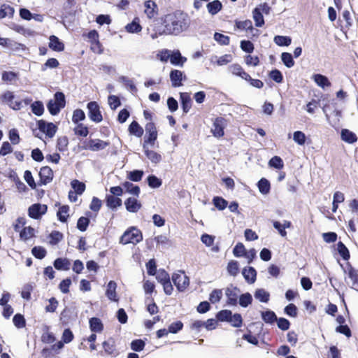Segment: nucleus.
Returning <instances> with one entry per match:
<instances>
[{
    "label": "nucleus",
    "mask_w": 358,
    "mask_h": 358,
    "mask_svg": "<svg viewBox=\"0 0 358 358\" xmlns=\"http://www.w3.org/2000/svg\"><path fill=\"white\" fill-rule=\"evenodd\" d=\"M34 290V287L31 284L24 285L21 292V296L24 299L29 301L31 299V294Z\"/></svg>",
    "instance_id": "obj_60"
},
{
    "label": "nucleus",
    "mask_w": 358,
    "mask_h": 358,
    "mask_svg": "<svg viewBox=\"0 0 358 358\" xmlns=\"http://www.w3.org/2000/svg\"><path fill=\"white\" fill-rule=\"evenodd\" d=\"M125 30L128 33H139L142 30V27L139 24V18L136 17L131 23L125 26Z\"/></svg>",
    "instance_id": "obj_30"
},
{
    "label": "nucleus",
    "mask_w": 358,
    "mask_h": 358,
    "mask_svg": "<svg viewBox=\"0 0 358 358\" xmlns=\"http://www.w3.org/2000/svg\"><path fill=\"white\" fill-rule=\"evenodd\" d=\"M129 133L137 137H141L143 134V129L136 121H133L128 129Z\"/></svg>",
    "instance_id": "obj_36"
},
{
    "label": "nucleus",
    "mask_w": 358,
    "mask_h": 358,
    "mask_svg": "<svg viewBox=\"0 0 358 358\" xmlns=\"http://www.w3.org/2000/svg\"><path fill=\"white\" fill-rule=\"evenodd\" d=\"M222 297V289H213L209 296V300L212 303H218Z\"/></svg>",
    "instance_id": "obj_55"
},
{
    "label": "nucleus",
    "mask_w": 358,
    "mask_h": 358,
    "mask_svg": "<svg viewBox=\"0 0 358 358\" xmlns=\"http://www.w3.org/2000/svg\"><path fill=\"white\" fill-rule=\"evenodd\" d=\"M281 59L283 64L287 68H291L294 65L292 55L289 52H282L281 55Z\"/></svg>",
    "instance_id": "obj_59"
},
{
    "label": "nucleus",
    "mask_w": 358,
    "mask_h": 358,
    "mask_svg": "<svg viewBox=\"0 0 358 358\" xmlns=\"http://www.w3.org/2000/svg\"><path fill=\"white\" fill-rule=\"evenodd\" d=\"M273 41L279 46H288L292 43V38L287 36H275Z\"/></svg>",
    "instance_id": "obj_44"
},
{
    "label": "nucleus",
    "mask_w": 358,
    "mask_h": 358,
    "mask_svg": "<svg viewBox=\"0 0 358 358\" xmlns=\"http://www.w3.org/2000/svg\"><path fill=\"white\" fill-rule=\"evenodd\" d=\"M313 80L318 86L322 88L331 86V83L329 79L322 74L313 75Z\"/></svg>",
    "instance_id": "obj_37"
},
{
    "label": "nucleus",
    "mask_w": 358,
    "mask_h": 358,
    "mask_svg": "<svg viewBox=\"0 0 358 358\" xmlns=\"http://www.w3.org/2000/svg\"><path fill=\"white\" fill-rule=\"evenodd\" d=\"M49 40V48L53 51L62 52L64 50V44L60 41L57 36L52 35L50 36Z\"/></svg>",
    "instance_id": "obj_23"
},
{
    "label": "nucleus",
    "mask_w": 358,
    "mask_h": 358,
    "mask_svg": "<svg viewBox=\"0 0 358 358\" xmlns=\"http://www.w3.org/2000/svg\"><path fill=\"white\" fill-rule=\"evenodd\" d=\"M143 149L146 157L155 164H158L162 160V156L153 150H150L146 148L145 145H143Z\"/></svg>",
    "instance_id": "obj_34"
},
{
    "label": "nucleus",
    "mask_w": 358,
    "mask_h": 358,
    "mask_svg": "<svg viewBox=\"0 0 358 358\" xmlns=\"http://www.w3.org/2000/svg\"><path fill=\"white\" fill-rule=\"evenodd\" d=\"M239 264L236 260H230L227 266L228 273L231 276H236L239 273Z\"/></svg>",
    "instance_id": "obj_38"
},
{
    "label": "nucleus",
    "mask_w": 358,
    "mask_h": 358,
    "mask_svg": "<svg viewBox=\"0 0 358 358\" xmlns=\"http://www.w3.org/2000/svg\"><path fill=\"white\" fill-rule=\"evenodd\" d=\"M255 297L261 302L267 303L269 301L270 294L264 289H258L255 292Z\"/></svg>",
    "instance_id": "obj_43"
},
{
    "label": "nucleus",
    "mask_w": 358,
    "mask_h": 358,
    "mask_svg": "<svg viewBox=\"0 0 358 358\" xmlns=\"http://www.w3.org/2000/svg\"><path fill=\"white\" fill-rule=\"evenodd\" d=\"M232 312L229 310H222L216 315L217 320L220 322H229Z\"/></svg>",
    "instance_id": "obj_49"
},
{
    "label": "nucleus",
    "mask_w": 358,
    "mask_h": 358,
    "mask_svg": "<svg viewBox=\"0 0 358 358\" xmlns=\"http://www.w3.org/2000/svg\"><path fill=\"white\" fill-rule=\"evenodd\" d=\"M234 327H241L243 324V318L241 314L235 313L231 314L229 322Z\"/></svg>",
    "instance_id": "obj_63"
},
{
    "label": "nucleus",
    "mask_w": 358,
    "mask_h": 358,
    "mask_svg": "<svg viewBox=\"0 0 358 358\" xmlns=\"http://www.w3.org/2000/svg\"><path fill=\"white\" fill-rule=\"evenodd\" d=\"M252 302V297L248 292L243 294L239 297V304L241 306L246 308Z\"/></svg>",
    "instance_id": "obj_51"
},
{
    "label": "nucleus",
    "mask_w": 358,
    "mask_h": 358,
    "mask_svg": "<svg viewBox=\"0 0 358 358\" xmlns=\"http://www.w3.org/2000/svg\"><path fill=\"white\" fill-rule=\"evenodd\" d=\"M186 61V57H182L179 50L170 54V62L173 65L182 66Z\"/></svg>",
    "instance_id": "obj_31"
},
{
    "label": "nucleus",
    "mask_w": 358,
    "mask_h": 358,
    "mask_svg": "<svg viewBox=\"0 0 358 358\" xmlns=\"http://www.w3.org/2000/svg\"><path fill=\"white\" fill-rule=\"evenodd\" d=\"M104 354L111 357H116L119 355L116 347L115 341L113 337L108 338L102 343Z\"/></svg>",
    "instance_id": "obj_13"
},
{
    "label": "nucleus",
    "mask_w": 358,
    "mask_h": 358,
    "mask_svg": "<svg viewBox=\"0 0 358 358\" xmlns=\"http://www.w3.org/2000/svg\"><path fill=\"white\" fill-rule=\"evenodd\" d=\"M144 13L150 20L156 18L159 14V8L155 1L152 0H147L143 3Z\"/></svg>",
    "instance_id": "obj_12"
},
{
    "label": "nucleus",
    "mask_w": 358,
    "mask_h": 358,
    "mask_svg": "<svg viewBox=\"0 0 358 358\" xmlns=\"http://www.w3.org/2000/svg\"><path fill=\"white\" fill-rule=\"evenodd\" d=\"M31 111L37 116H41L44 112L43 104L40 101H34L31 106Z\"/></svg>",
    "instance_id": "obj_50"
},
{
    "label": "nucleus",
    "mask_w": 358,
    "mask_h": 358,
    "mask_svg": "<svg viewBox=\"0 0 358 358\" xmlns=\"http://www.w3.org/2000/svg\"><path fill=\"white\" fill-rule=\"evenodd\" d=\"M148 185L152 188H158L162 184V181L154 175H150L147 178Z\"/></svg>",
    "instance_id": "obj_58"
},
{
    "label": "nucleus",
    "mask_w": 358,
    "mask_h": 358,
    "mask_svg": "<svg viewBox=\"0 0 358 358\" xmlns=\"http://www.w3.org/2000/svg\"><path fill=\"white\" fill-rule=\"evenodd\" d=\"M55 268L59 271H68L70 269L71 262L67 258H57L53 263Z\"/></svg>",
    "instance_id": "obj_24"
},
{
    "label": "nucleus",
    "mask_w": 358,
    "mask_h": 358,
    "mask_svg": "<svg viewBox=\"0 0 358 358\" xmlns=\"http://www.w3.org/2000/svg\"><path fill=\"white\" fill-rule=\"evenodd\" d=\"M262 320L268 324H273L277 320L275 313L272 310H266L262 312Z\"/></svg>",
    "instance_id": "obj_42"
},
{
    "label": "nucleus",
    "mask_w": 358,
    "mask_h": 358,
    "mask_svg": "<svg viewBox=\"0 0 358 358\" xmlns=\"http://www.w3.org/2000/svg\"><path fill=\"white\" fill-rule=\"evenodd\" d=\"M13 322L14 325L17 328H19V329L23 328L26 325L25 319H24V316L21 314L15 315L13 318Z\"/></svg>",
    "instance_id": "obj_64"
},
{
    "label": "nucleus",
    "mask_w": 358,
    "mask_h": 358,
    "mask_svg": "<svg viewBox=\"0 0 358 358\" xmlns=\"http://www.w3.org/2000/svg\"><path fill=\"white\" fill-rule=\"evenodd\" d=\"M48 238L49 243L52 245H55L64 238V235L62 232L54 230L50 234Z\"/></svg>",
    "instance_id": "obj_39"
},
{
    "label": "nucleus",
    "mask_w": 358,
    "mask_h": 358,
    "mask_svg": "<svg viewBox=\"0 0 358 358\" xmlns=\"http://www.w3.org/2000/svg\"><path fill=\"white\" fill-rule=\"evenodd\" d=\"M181 107L184 113H187L192 108V101L187 92L180 93Z\"/></svg>",
    "instance_id": "obj_21"
},
{
    "label": "nucleus",
    "mask_w": 358,
    "mask_h": 358,
    "mask_svg": "<svg viewBox=\"0 0 358 358\" xmlns=\"http://www.w3.org/2000/svg\"><path fill=\"white\" fill-rule=\"evenodd\" d=\"M74 134L77 136L86 137L89 134V129L82 123L77 124L73 129Z\"/></svg>",
    "instance_id": "obj_48"
},
{
    "label": "nucleus",
    "mask_w": 358,
    "mask_h": 358,
    "mask_svg": "<svg viewBox=\"0 0 358 358\" xmlns=\"http://www.w3.org/2000/svg\"><path fill=\"white\" fill-rule=\"evenodd\" d=\"M110 143L99 138L90 139L83 143V148L93 152H97L106 149Z\"/></svg>",
    "instance_id": "obj_5"
},
{
    "label": "nucleus",
    "mask_w": 358,
    "mask_h": 358,
    "mask_svg": "<svg viewBox=\"0 0 358 358\" xmlns=\"http://www.w3.org/2000/svg\"><path fill=\"white\" fill-rule=\"evenodd\" d=\"M245 280L250 284H252L257 279V271L252 266L245 267L242 271Z\"/></svg>",
    "instance_id": "obj_22"
},
{
    "label": "nucleus",
    "mask_w": 358,
    "mask_h": 358,
    "mask_svg": "<svg viewBox=\"0 0 358 358\" xmlns=\"http://www.w3.org/2000/svg\"><path fill=\"white\" fill-rule=\"evenodd\" d=\"M86 215L79 217L77 221L76 227L80 231H85L90 223L89 217L91 215V212L87 211Z\"/></svg>",
    "instance_id": "obj_26"
},
{
    "label": "nucleus",
    "mask_w": 358,
    "mask_h": 358,
    "mask_svg": "<svg viewBox=\"0 0 358 358\" xmlns=\"http://www.w3.org/2000/svg\"><path fill=\"white\" fill-rule=\"evenodd\" d=\"M38 129L46 134L49 138H52L57 130V127L52 122H46L43 120H40L37 122Z\"/></svg>",
    "instance_id": "obj_10"
},
{
    "label": "nucleus",
    "mask_w": 358,
    "mask_h": 358,
    "mask_svg": "<svg viewBox=\"0 0 358 358\" xmlns=\"http://www.w3.org/2000/svg\"><path fill=\"white\" fill-rule=\"evenodd\" d=\"M236 287L231 286L225 289V295L227 298V303L230 306H236L238 303V292Z\"/></svg>",
    "instance_id": "obj_16"
},
{
    "label": "nucleus",
    "mask_w": 358,
    "mask_h": 358,
    "mask_svg": "<svg viewBox=\"0 0 358 358\" xmlns=\"http://www.w3.org/2000/svg\"><path fill=\"white\" fill-rule=\"evenodd\" d=\"M214 39L221 45H227L230 43V38L220 33H215Z\"/></svg>",
    "instance_id": "obj_53"
},
{
    "label": "nucleus",
    "mask_w": 358,
    "mask_h": 358,
    "mask_svg": "<svg viewBox=\"0 0 358 358\" xmlns=\"http://www.w3.org/2000/svg\"><path fill=\"white\" fill-rule=\"evenodd\" d=\"M213 203L220 210H223L228 206L227 201L221 196H215L213 199Z\"/></svg>",
    "instance_id": "obj_46"
},
{
    "label": "nucleus",
    "mask_w": 358,
    "mask_h": 358,
    "mask_svg": "<svg viewBox=\"0 0 358 358\" xmlns=\"http://www.w3.org/2000/svg\"><path fill=\"white\" fill-rule=\"evenodd\" d=\"M170 80L173 87H178L182 86V81L186 80L187 78L184 73L178 69H173L171 71Z\"/></svg>",
    "instance_id": "obj_14"
},
{
    "label": "nucleus",
    "mask_w": 358,
    "mask_h": 358,
    "mask_svg": "<svg viewBox=\"0 0 358 358\" xmlns=\"http://www.w3.org/2000/svg\"><path fill=\"white\" fill-rule=\"evenodd\" d=\"M143 241V234L136 227H129L122 235L120 243L123 245L132 243L136 245Z\"/></svg>",
    "instance_id": "obj_2"
},
{
    "label": "nucleus",
    "mask_w": 358,
    "mask_h": 358,
    "mask_svg": "<svg viewBox=\"0 0 358 358\" xmlns=\"http://www.w3.org/2000/svg\"><path fill=\"white\" fill-rule=\"evenodd\" d=\"M207 9L212 15H216L222 9V4L219 0H214L207 4Z\"/></svg>",
    "instance_id": "obj_32"
},
{
    "label": "nucleus",
    "mask_w": 358,
    "mask_h": 358,
    "mask_svg": "<svg viewBox=\"0 0 358 358\" xmlns=\"http://www.w3.org/2000/svg\"><path fill=\"white\" fill-rule=\"evenodd\" d=\"M70 207L68 205H63L59 206L57 212V217L59 221L65 223L69 217Z\"/></svg>",
    "instance_id": "obj_25"
},
{
    "label": "nucleus",
    "mask_w": 358,
    "mask_h": 358,
    "mask_svg": "<svg viewBox=\"0 0 358 358\" xmlns=\"http://www.w3.org/2000/svg\"><path fill=\"white\" fill-rule=\"evenodd\" d=\"M341 138L345 143L353 144L358 140L357 135L348 129H343L341 131Z\"/></svg>",
    "instance_id": "obj_20"
},
{
    "label": "nucleus",
    "mask_w": 358,
    "mask_h": 358,
    "mask_svg": "<svg viewBox=\"0 0 358 358\" xmlns=\"http://www.w3.org/2000/svg\"><path fill=\"white\" fill-rule=\"evenodd\" d=\"M258 188L261 193L266 194H268L271 189L269 181L266 178H262L258 182Z\"/></svg>",
    "instance_id": "obj_47"
},
{
    "label": "nucleus",
    "mask_w": 358,
    "mask_h": 358,
    "mask_svg": "<svg viewBox=\"0 0 358 358\" xmlns=\"http://www.w3.org/2000/svg\"><path fill=\"white\" fill-rule=\"evenodd\" d=\"M89 324L92 332L100 334L103 331L104 325L99 317H93L90 318Z\"/></svg>",
    "instance_id": "obj_19"
},
{
    "label": "nucleus",
    "mask_w": 358,
    "mask_h": 358,
    "mask_svg": "<svg viewBox=\"0 0 358 358\" xmlns=\"http://www.w3.org/2000/svg\"><path fill=\"white\" fill-rule=\"evenodd\" d=\"M106 203L109 208L114 210L121 206L122 201L119 197L114 196L113 195H106Z\"/></svg>",
    "instance_id": "obj_29"
},
{
    "label": "nucleus",
    "mask_w": 358,
    "mask_h": 358,
    "mask_svg": "<svg viewBox=\"0 0 358 358\" xmlns=\"http://www.w3.org/2000/svg\"><path fill=\"white\" fill-rule=\"evenodd\" d=\"M32 255L37 259H43L47 252L44 248L41 246H35L31 250Z\"/></svg>",
    "instance_id": "obj_56"
},
{
    "label": "nucleus",
    "mask_w": 358,
    "mask_h": 358,
    "mask_svg": "<svg viewBox=\"0 0 358 358\" xmlns=\"http://www.w3.org/2000/svg\"><path fill=\"white\" fill-rule=\"evenodd\" d=\"M14 98V93L10 91H6L1 96V101L7 103L10 108L13 110H20L22 107V101H13Z\"/></svg>",
    "instance_id": "obj_11"
},
{
    "label": "nucleus",
    "mask_w": 358,
    "mask_h": 358,
    "mask_svg": "<svg viewBox=\"0 0 358 358\" xmlns=\"http://www.w3.org/2000/svg\"><path fill=\"white\" fill-rule=\"evenodd\" d=\"M268 165L277 169H282L284 166V163L280 157L274 156L269 160Z\"/></svg>",
    "instance_id": "obj_54"
},
{
    "label": "nucleus",
    "mask_w": 358,
    "mask_h": 358,
    "mask_svg": "<svg viewBox=\"0 0 358 358\" xmlns=\"http://www.w3.org/2000/svg\"><path fill=\"white\" fill-rule=\"evenodd\" d=\"M162 24L164 30L160 34L178 36L189 29L191 19L187 13L176 10L164 15L162 17Z\"/></svg>",
    "instance_id": "obj_1"
},
{
    "label": "nucleus",
    "mask_w": 358,
    "mask_h": 358,
    "mask_svg": "<svg viewBox=\"0 0 358 358\" xmlns=\"http://www.w3.org/2000/svg\"><path fill=\"white\" fill-rule=\"evenodd\" d=\"M145 136L144 143L154 145L157 138V130L153 122H149L145 124Z\"/></svg>",
    "instance_id": "obj_8"
},
{
    "label": "nucleus",
    "mask_w": 358,
    "mask_h": 358,
    "mask_svg": "<svg viewBox=\"0 0 358 358\" xmlns=\"http://www.w3.org/2000/svg\"><path fill=\"white\" fill-rule=\"evenodd\" d=\"M71 185L78 194H82L85 190V184L78 180H72Z\"/></svg>",
    "instance_id": "obj_52"
},
{
    "label": "nucleus",
    "mask_w": 358,
    "mask_h": 358,
    "mask_svg": "<svg viewBox=\"0 0 358 358\" xmlns=\"http://www.w3.org/2000/svg\"><path fill=\"white\" fill-rule=\"evenodd\" d=\"M14 13V8L9 4L3 3L0 6V19H3L6 17L13 18Z\"/></svg>",
    "instance_id": "obj_27"
},
{
    "label": "nucleus",
    "mask_w": 358,
    "mask_h": 358,
    "mask_svg": "<svg viewBox=\"0 0 358 358\" xmlns=\"http://www.w3.org/2000/svg\"><path fill=\"white\" fill-rule=\"evenodd\" d=\"M54 101L50 100L47 104V108L52 115L58 114L60 110L64 108L66 105L65 96L63 92H57L54 95Z\"/></svg>",
    "instance_id": "obj_3"
},
{
    "label": "nucleus",
    "mask_w": 358,
    "mask_h": 358,
    "mask_svg": "<svg viewBox=\"0 0 358 358\" xmlns=\"http://www.w3.org/2000/svg\"><path fill=\"white\" fill-rule=\"evenodd\" d=\"M252 17L255 22V26L262 27L264 24V19L260 8H255L252 10Z\"/></svg>",
    "instance_id": "obj_33"
},
{
    "label": "nucleus",
    "mask_w": 358,
    "mask_h": 358,
    "mask_svg": "<svg viewBox=\"0 0 358 358\" xmlns=\"http://www.w3.org/2000/svg\"><path fill=\"white\" fill-rule=\"evenodd\" d=\"M227 126V120L222 117H217L213 120V127L210 132L217 138H222L224 136V129Z\"/></svg>",
    "instance_id": "obj_4"
},
{
    "label": "nucleus",
    "mask_w": 358,
    "mask_h": 358,
    "mask_svg": "<svg viewBox=\"0 0 358 358\" xmlns=\"http://www.w3.org/2000/svg\"><path fill=\"white\" fill-rule=\"evenodd\" d=\"M34 236V229L31 227H24L20 232L21 239L27 241Z\"/></svg>",
    "instance_id": "obj_45"
},
{
    "label": "nucleus",
    "mask_w": 358,
    "mask_h": 358,
    "mask_svg": "<svg viewBox=\"0 0 358 358\" xmlns=\"http://www.w3.org/2000/svg\"><path fill=\"white\" fill-rule=\"evenodd\" d=\"M336 245L337 251L342 258L345 261L349 260L350 258V254L345 245L342 241H339Z\"/></svg>",
    "instance_id": "obj_40"
},
{
    "label": "nucleus",
    "mask_w": 358,
    "mask_h": 358,
    "mask_svg": "<svg viewBox=\"0 0 358 358\" xmlns=\"http://www.w3.org/2000/svg\"><path fill=\"white\" fill-rule=\"evenodd\" d=\"M122 187L126 189L127 192L131 194H134L136 196H138L140 194V187L138 185H134L132 182L126 181L122 183Z\"/></svg>",
    "instance_id": "obj_41"
},
{
    "label": "nucleus",
    "mask_w": 358,
    "mask_h": 358,
    "mask_svg": "<svg viewBox=\"0 0 358 358\" xmlns=\"http://www.w3.org/2000/svg\"><path fill=\"white\" fill-rule=\"evenodd\" d=\"M172 280L178 291H184L189 284V278L181 271L180 273H174L172 275Z\"/></svg>",
    "instance_id": "obj_7"
},
{
    "label": "nucleus",
    "mask_w": 358,
    "mask_h": 358,
    "mask_svg": "<svg viewBox=\"0 0 358 358\" xmlns=\"http://www.w3.org/2000/svg\"><path fill=\"white\" fill-rule=\"evenodd\" d=\"M48 210V206L45 204L34 203L29 207L28 215L31 218L38 220Z\"/></svg>",
    "instance_id": "obj_9"
},
{
    "label": "nucleus",
    "mask_w": 358,
    "mask_h": 358,
    "mask_svg": "<svg viewBox=\"0 0 358 358\" xmlns=\"http://www.w3.org/2000/svg\"><path fill=\"white\" fill-rule=\"evenodd\" d=\"M87 108L88 109V116L92 121L99 123L103 120V116L96 101H93L89 102L87 105Z\"/></svg>",
    "instance_id": "obj_6"
},
{
    "label": "nucleus",
    "mask_w": 358,
    "mask_h": 358,
    "mask_svg": "<svg viewBox=\"0 0 358 358\" xmlns=\"http://www.w3.org/2000/svg\"><path fill=\"white\" fill-rule=\"evenodd\" d=\"M40 184L46 185L53 179V171L49 166H43L39 172Z\"/></svg>",
    "instance_id": "obj_17"
},
{
    "label": "nucleus",
    "mask_w": 358,
    "mask_h": 358,
    "mask_svg": "<svg viewBox=\"0 0 358 358\" xmlns=\"http://www.w3.org/2000/svg\"><path fill=\"white\" fill-rule=\"evenodd\" d=\"M156 279L159 282L163 284L170 280V276L164 269H159L157 273Z\"/></svg>",
    "instance_id": "obj_62"
},
{
    "label": "nucleus",
    "mask_w": 358,
    "mask_h": 358,
    "mask_svg": "<svg viewBox=\"0 0 358 358\" xmlns=\"http://www.w3.org/2000/svg\"><path fill=\"white\" fill-rule=\"evenodd\" d=\"M234 29L240 30H253L252 22L250 20H245L243 21L236 20Z\"/></svg>",
    "instance_id": "obj_35"
},
{
    "label": "nucleus",
    "mask_w": 358,
    "mask_h": 358,
    "mask_svg": "<svg viewBox=\"0 0 358 358\" xmlns=\"http://www.w3.org/2000/svg\"><path fill=\"white\" fill-rule=\"evenodd\" d=\"M116 287L117 284L115 282L111 280L108 282L107 285V289L106 292V296L111 301H117L118 298L116 294Z\"/></svg>",
    "instance_id": "obj_28"
},
{
    "label": "nucleus",
    "mask_w": 358,
    "mask_h": 358,
    "mask_svg": "<svg viewBox=\"0 0 358 358\" xmlns=\"http://www.w3.org/2000/svg\"><path fill=\"white\" fill-rule=\"evenodd\" d=\"M124 205L127 211L136 213L142 207L141 203L135 198L129 197L124 201Z\"/></svg>",
    "instance_id": "obj_18"
},
{
    "label": "nucleus",
    "mask_w": 358,
    "mask_h": 358,
    "mask_svg": "<svg viewBox=\"0 0 358 358\" xmlns=\"http://www.w3.org/2000/svg\"><path fill=\"white\" fill-rule=\"evenodd\" d=\"M59 66V62L55 58H49L45 64L42 65L41 69L42 71H45L48 68L50 69H55Z\"/></svg>",
    "instance_id": "obj_61"
},
{
    "label": "nucleus",
    "mask_w": 358,
    "mask_h": 358,
    "mask_svg": "<svg viewBox=\"0 0 358 358\" xmlns=\"http://www.w3.org/2000/svg\"><path fill=\"white\" fill-rule=\"evenodd\" d=\"M345 273H348V277L352 280V288L358 290V270L354 268L350 262H348Z\"/></svg>",
    "instance_id": "obj_15"
},
{
    "label": "nucleus",
    "mask_w": 358,
    "mask_h": 358,
    "mask_svg": "<svg viewBox=\"0 0 358 358\" xmlns=\"http://www.w3.org/2000/svg\"><path fill=\"white\" fill-rule=\"evenodd\" d=\"M145 346V343L142 339H135L131 343V348L135 352L142 351Z\"/></svg>",
    "instance_id": "obj_57"
}]
</instances>
